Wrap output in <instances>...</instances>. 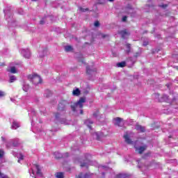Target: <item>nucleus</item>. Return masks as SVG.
<instances>
[{"mask_svg":"<svg viewBox=\"0 0 178 178\" xmlns=\"http://www.w3.org/2000/svg\"><path fill=\"white\" fill-rule=\"evenodd\" d=\"M127 16H124L122 17V22H127Z\"/></svg>","mask_w":178,"mask_h":178,"instance_id":"obj_38","label":"nucleus"},{"mask_svg":"<svg viewBox=\"0 0 178 178\" xmlns=\"http://www.w3.org/2000/svg\"><path fill=\"white\" fill-rule=\"evenodd\" d=\"M109 2H113L114 0H108Z\"/></svg>","mask_w":178,"mask_h":178,"instance_id":"obj_47","label":"nucleus"},{"mask_svg":"<svg viewBox=\"0 0 178 178\" xmlns=\"http://www.w3.org/2000/svg\"><path fill=\"white\" fill-rule=\"evenodd\" d=\"M5 154V152L3 150L0 149V158H3V155Z\"/></svg>","mask_w":178,"mask_h":178,"instance_id":"obj_31","label":"nucleus"},{"mask_svg":"<svg viewBox=\"0 0 178 178\" xmlns=\"http://www.w3.org/2000/svg\"><path fill=\"white\" fill-rule=\"evenodd\" d=\"M54 156L56 159H61V158H63V155H62L59 152H55Z\"/></svg>","mask_w":178,"mask_h":178,"instance_id":"obj_14","label":"nucleus"},{"mask_svg":"<svg viewBox=\"0 0 178 178\" xmlns=\"http://www.w3.org/2000/svg\"><path fill=\"white\" fill-rule=\"evenodd\" d=\"M79 10H80V12H82V13L88 12V10H89V9L88 8H83L82 7H79Z\"/></svg>","mask_w":178,"mask_h":178,"instance_id":"obj_23","label":"nucleus"},{"mask_svg":"<svg viewBox=\"0 0 178 178\" xmlns=\"http://www.w3.org/2000/svg\"><path fill=\"white\" fill-rule=\"evenodd\" d=\"M119 34H121L122 38H124L126 37V35H129V32H127V30L124 29L123 31H120L119 32Z\"/></svg>","mask_w":178,"mask_h":178,"instance_id":"obj_13","label":"nucleus"},{"mask_svg":"<svg viewBox=\"0 0 178 178\" xmlns=\"http://www.w3.org/2000/svg\"><path fill=\"white\" fill-rule=\"evenodd\" d=\"M127 176L124 174H119L116 175V178H126Z\"/></svg>","mask_w":178,"mask_h":178,"instance_id":"obj_25","label":"nucleus"},{"mask_svg":"<svg viewBox=\"0 0 178 178\" xmlns=\"http://www.w3.org/2000/svg\"><path fill=\"white\" fill-rule=\"evenodd\" d=\"M0 66H5V63H2L0 64Z\"/></svg>","mask_w":178,"mask_h":178,"instance_id":"obj_45","label":"nucleus"},{"mask_svg":"<svg viewBox=\"0 0 178 178\" xmlns=\"http://www.w3.org/2000/svg\"><path fill=\"white\" fill-rule=\"evenodd\" d=\"M20 127V125H19V123L16 121H14L12 124V129H14L16 130L17 129H19Z\"/></svg>","mask_w":178,"mask_h":178,"instance_id":"obj_16","label":"nucleus"},{"mask_svg":"<svg viewBox=\"0 0 178 178\" xmlns=\"http://www.w3.org/2000/svg\"><path fill=\"white\" fill-rule=\"evenodd\" d=\"M124 138L127 144H133V141H131V139H130L129 134H126L125 135H124Z\"/></svg>","mask_w":178,"mask_h":178,"instance_id":"obj_10","label":"nucleus"},{"mask_svg":"<svg viewBox=\"0 0 178 178\" xmlns=\"http://www.w3.org/2000/svg\"><path fill=\"white\" fill-rule=\"evenodd\" d=\"M136 130H137V131H140V133H145V127L140 124L136 125Z\"/></svg>","mask_w":178,"mask_h":178,"instance_id":"obj_9","label":"nucleus"},{"mask_svg":"<svg viewBox=\"0 0 178 178\" xmlns=\"http://www.w3.org/2000/svg\"><path fill=\"white\" fill-rule=\"evenodd\" d=\"M148 44H149L148 40H145L143 42V47H147V45H148Z\"/></svg>","mask_w":178,"mask_h":178,"instance_id":"obj_33","label":"nucleus"},{"mask_svg":"<svg viewBox=\"0 0 178 178\" xmlns=\"http://www.w3.org/2000/svg\"><path fill=\"white\" fill-rule=\"evenodd\" d=\"M92 176V174H90L88 172H86V173H83V172H81L79 174V175H76V177L77 178H91V177Z\"/></svg>","mask_w":178,"mask_h":178,"instance_id":"obj_5","label":"nucleus"},{"mask_svg":"<svg viewBox=\"0 0 178 178\" xmlns=\"http://www.w3.org/2000/svg\"><path fill=\"white\" fill-rule=\"evenodd\" d=\"M45 22L44 20H40V24H44Z\"/></svg>","mask_w":178,"mask_h":178,"instance_id":"obj_41","label":"nucleus"},{"mask_svg":"<svg viewBox=\"0 0 178 178\" xmlns=\"http://www.w3.org/2000/svg\"><path fill=\"white\" fill-rule=\"evenodd\" d=\"M46 97L48 98V97H49V95H46Z\"/></svg>","mask_w":178,"mask_h":178,"instance_id":"obj_49","label":"nucleus"},{"mask_svg":"<svg viewBox=\"0 0 178 178\" xmlns=\"http://www.w3.org/2000/svg\"><path fill=\"white\" fill-rule=\"evenodd\" d=\"M35 166L37 169L36 174L41 176L42 174H41V169L40 168V165L38 164H35Z\"/></svg>","mask_w":178,"mask_h":178,"instance_id":"obj_18","label":"nucleus"},{"mask_svg":"<svg viewBox=\"0 0 178 178\" xmlns=\"http://www.w3.org/2000/svg\"><path fill=\"white\" fill-rule=\"evenodd\" d=\"M55 176L57 178H65L63 172H56L55 174Z\"/></svg>","mask_w":178,"mask_h":178,"instance_id":"obj_19","label":"nucleus"},{"mask_svg":"<svg viewBox=\"0 0 178 178\" xmlns=\"http://www.w3.org/2000/svg\"><path fill=\"white\" fill-rule=\"evenodd\" d=\"M63 158H69V152H65L63 156Z\"/></svg>","mask_w":178,"mask_h":178,"instance_id":"obj_35","label":"nucleus"},{"mask_svg":"<svg viewBox=\"0 0 178 178\" xmlns=\"http://www.w3.org/2000/svg\"><path fill=\"white\" fill-rule=\"evenodd\" d=\"M16 81V76H10V83H15Z\"/></svg>","mask_w":178,"mask_h":178,"instance_id":"obj_24","label":"nucleus"},{"mask_svg":"<svg viewBox=\"0 0 178 178\" xmlns=\"http://www.w3.org/2000/svg\"><path fill=\"white\" fill-rule=\"evenodd\" d=\"M78 106H76V104L74 105H71L72 110L73 112H76V108H78Z\"/></svg>","mask_w":178,"mask_h":178,"instance_id":"obj_28","label":"nucleus"},{"mask_svg":"<svg viewBox=\"0 0 178 178\" xmlns=\"http://www.w3.org/2000/svg\"><path fill=\"white\" fill-rule=\"evenodd\" d=\"M97 136V140H99V136L98 135V134H96Z\"/></svg>","mask_w":178,"mask_h":178,"instance_id":"obj_42","label":"nucleus"},{"mask_svg":"<svg viewBox=\"0 0 178 178\" xmlns=\"http://www.w3.org/2000/svg\"><path fill=\"white\" fill-rule=\"evenodd\" d=\"M1 178H9V177L3 173H0Z\"/></svg>","mask_w":178,"mask_h":178,"instance_id":"obj_29","label":"nucleus"},{"mask_svg":"<svg viewBox=\"0 0 178 178\" xmlns=\"http://www.w3.org/2000/svg\"><path fill=\"white\" fill-rule=\"evenodd\" d=\"M81 94V92L80 91V89L79 88H76L72 91V95H74L75 97H79Z\"/></svg>","mask_w":178,"mask_h":178,"instance_id":"obj_12","label":"nucleus"},{"mask_svg":"<svg viewBox=\"0 0 178 178\" xmlns=\"http://www.w3.org/2000/svg\"><path fill=\"white\" fill-rule=\"evenodd\" d=\"M18 158V162L19 163L20 161H23L24 159V156L22 154H19V156Z\"/></svg>","mask_w":178,"mask_h":178,"instance_id":"obj_26","label":"nucleus"},{"mask_svg":"<svg viewBox=\"0 0 178 178\" xmlns=\"http://www.w3.org/2000/svg\"><path fill=\"white\" fill-rule=\"evenodd\" d=\"M69 102L66 100H61L58 106L57 111L59 112H65L66 111V105H68Z\"/></svg>","mask_w":178,"mask_h":178,"instance_id":"obj_2","label":"nucleus"},{"mask_svg":"<svg viewBox=\"0 0 178 178\" xmlns=\"http://www.w3.org/2000/svg\"><path fill=\"white\" fill-rule=\"evenodd\" d=\"M161 6V8H166V6H168V5H162V6Z\"/></svg>","mask_w":178,"mask_h":178,"instance_id":"obj_43","label":"nucleus"},{"mask_svg":"<svg viewBox=\"0 0 178 178\" xmlns=\"http://www.w3.org/2000/svg\"><path fill=\"white\" fill-rule=\"evenodd\" d=\"M55 118L56 119H59V118H60V114L59 113H56Z\"/></svg>","mask_w":178,"mask_h":178,"instance_id":"obj_34","label":"nucleus"},{"mask_svg":"<svg viewBox=\"0 0 178 178\" xmlns=\"http://www.w3.org/2000/svg\"><path fill=\"white\" fill-rule=\"evenodd\" d=\"M17 145H19V143L17 142L13 143V147H17Z\"/></svg>","mask_w":178,"mask_h":178,"instance_id":"obj_40","label":"nucleus"},{"mask_svg":"<svg viewBox=\"0 0 178 178\" xmlns=\"http://www.w3.org/2000/svg\"><path fill=\"white\" fill-rule=\"evenodd\" d=\"M84 103H86V97H81L76 103V106H79V108L82 109L83 106H84Z\"/></svg>","mask_w":178,"mask_h":178,"instance_id":"obj_4","label":"nucleus"},{"mask_svg":"<svg viewBox=\"0 0 178 178\" xmlns=\"http://www.w3.org/2000/svg\"><path fill=\"white\" fill-rule=\"evenodd\" d=\"M81 115H83V110H81Z\"/></svg>","mask_w":178,"mask_h":178,"instance_id":"obj_46","label":"nucleus"},{"mask_svg":"<svg viewBox=\"0 0 178 178\" xmlns=\"http://www.w3.org/2000/svg\"><path fill=\"white\" fill-rule=\"evenodd\" d=\"M117 66H118V67H124L126 66V62L122 61L121 63H118Z\"/></svg>","mask_w":178,"mask_h":178,"instance_id":"obj_20","label":"nucleus"},{"mask_svg":"<svg viewBox=\"0 0 178 178\" xmlns=\"http://www.w3.org/2000/svg\"><path fill=\"white\" fill-rule=\"evenodd\" d=\"M125 47H126L125 52L126 54H127V55H129V54L131 52V44L129 43H127L125 44Z\"/></svg>","mask_w":178,"mask_h":178,"instance_id":"obj_11","label":"nucleus"},{"mask_svg":"<svg viewBox=\"0 0 178 178\" xmlns=\"http://www.w3.org/2000/svg\"><path fill=\"white\" fill-rule=\"evenodd\" d=\"M90 163V160L86 159V162L81 163V168H88V164Z\"/></svg>","mask_w":178,"mask_h":178,"instance_id":"obj_15","label":"nucleus"},{"mask_svg":"<svg viewBox=\"0 0 178 178\" xmlns=\"http://www.w3.org/2000/svg\"><path fill=\"white\" fill-rule=\"evenodd\" d=\"M140 55H141V53L140 51H138L134 55V58H138Z\"/></svg>","mask_w":178,"mask_h":178,"instance_id":"obj_30","label":"nucleus"},{"mask_svg":"<svg viewBox=\"0 0 178 178\" xmlns=\"http://www.w3.org/2000/svg\"><path fill=\"white\" fill-rule=\"evenodd\" d=\"M49 95H51V92H49Z\"/></svg>","mask_w":178,"mask_h":178,"instance_id":"obj_48","label":"nucleus"},{"mask_svg":"<svg viewBox=\"0 0 178 178\" xmlns=\"http://www.w3.org/2000/svg\"><path fill=\"white\" fill-rule=\"evenodd\" d=\"M106 37H109V35L102 34V38H106Z\"/></svg>","mask_w":178,"mask_h":178,"instance_id":"obj_39","label":"nucleus"},{"mask_svg":"<svg viewBox=\"0 0 178 178\" xmlns=\"http://www.w3.org/2000/svg\"><path fill=\"white\" fill-rule=\"evenodd\" d=\"M92 72H97V70H92L91 68H90V66H87L86 67V73L87 74H91V73H92Z\"/></svg>","mask_w":178,"mask_h":178,"instance_id":"obj_17","label":"nucleus"},{"mask_svg":"<svg viewBox=\"0 0 178 178\" xmlns=\"http://www.w3.org/2000/svg\"><path fill=\"white\" fill-rule=\"evenodd\" d=\"M22 54L24 55V58H26V59H29L30 56H31V53L30 52L29 49L22 50Z\"/></svg>","mask_w":178,"mask_h":178,"instance_id":"obj_7","label":"nucleus"},{"mask_svg":"<svg viewBox=\"0 0 178 178\" xmlns=\"http://www.w3.org/2000/svg\"><path fill=\"white\" fill-rule=\"evenodd\" d=\"M100 5H102L106 0H97Z\"/></svg>","mask_w":178,"mask_h":178,"instance_id":"obj_37","label":"nucleus"},{"mask_svg":"<svg viewBox=\"0 0 178 178\" xmlns=\"http://www.w3.org/2000/svg\"><path fill=\"white\" fill-rule=\"evenodd\" d=\"M28 80L32 81L33 84H41L42 83L41 76L35 73L28 75Z\"/></svg>","mask_w":178,"mask_h":178,"instance_id":"obj_1","label":"nucleus"},{"mask_svg":"<svg viewBox=\"0 0 178 178\" xmlns=\"http://www.w3.org/2000/svg\"><path fill=\"white\" fill-rule=\"evenodd\" d=\"M0 173H2V172H0Z\"/></svg>","mask_w":178,"mask_h":178,"instance_id":"obj_51","label":"nucleus"},{"mask_svg":"<svg viewBox=\"0 0 178 178\" xmlns=\"http://www.w3.org/2000/svg\"><path fill=\"white\" fill-rule=\"evenodd\" d=\"M32 1H36L37 0H32Z\"/></svg>","mask_w":178,"mask_h":178,"instance_id":"obj_50","label":"nucleus"},{"mask_svg":"<svg viewBox=\"0 0 178 178\" xmlns=\"http://www.w3.org/2000/svg\"><path fill=\"white\" fill-rule=\"evenodd\" d=\"M84 124L91 130L92 129V126H91V124H94V122L91 120L88 119L85 120Z\"/></svg>","mask_w":178,"mask_h":178,"instance_id":"obj_8","label":"nucleus"},{"mask_svg":"<svg viewBox=\"0 0 178 178\" xmlns=\"http://www.w3.org/2000/svg\"><path fill=\"white\" fill-rule=\"evenodd\" d=\"M148 148V146L147 145H144L143 146L139 147H135L136 152H138L139 155H142V154H144V152Z\"/></svg>","mask_w":178,"mask_h":178,"instance_id":"obj_3","label":"nucleus"},{"mask_svg":"<svg viewBox=\"0 0 178 178\" xmlns=\"http://www.w3.org/2000/svg\"><path fill=\"white\" fill-rule=\"evenodd\" d=\"M94 26L95 27H99V21H95Z\"/></svg>","mask_w":178,"mask_h":178,"instance_id":"obj_32","label":"nucleus"},{"mask_svg":"<svg viewBox=\"0 0 178 178\" xmlns=\"http://www.w3.org/2000/svg\"><path fill=\"white\" fill-rule=\"evenodd\" d=\"M149 154H150V153H146V154H145V156H149Z\"/></svg>","mask_w":178,"mask_h":178,"instance_id":"obj_44","label":"nucleus"},{"mask_svg":"<svg viewBox=\"0 0 178 178\" xmlns=\"http://www.w3.org/2000/svg\"><path fill=\"white\" fill-rule=\"evenodd\" d=\"M10 72L13 74L17 73V71L16 70V67H11Z\"/></svg>","mask_w":178,"mask_h":178,"instance_id":"obj_22","label":"nucleus"},{"mask_svg":"<svg viewBox=\"0 0 178 178\" xmlns=\"http://www.w3.org/2000/svg\"><path fill=\"white\" fill-rule=\"evenodd\" d=\"M114 120L115 122L114 123L115 126H118V127H122V122H123V118H120L118 117V118H115Z\"/></svg>","mask_w":178,"mask_h":178,"instance_id":"obj_6","label":"nucleus"},{"mask_svg":"<svg viewBox=\"0 0 178 178\" xmlns=\"http://www.w3.org/2000/svg\"><path fill=\"white\" fill-rule=\"evenodd\" d=\"M5 95H6L5 92L0 90V97H5Z\"/></svg>","mask_w":178,"mask_h":178,"instance_id":"obj_36","label":"nucleus"},{"mask_svg":"<svg viewBox=\"0 0 178 178\" xmlns=\"http://www.w3.org/2000/svg\"><path fill=\"white\" fill-rule=\"evenodd\" d=\"M99 115V110H97L96 112L93 113V116L95 118H98Z\"/></svg>","mask_w":178,"mask_h":178,"instance_id":"obj_27","label":"nucleus"},{"mask_svg":"<svg viewBox=\"0 0 178 178\" xmlns=\"http://www.w3.org/2000/svg\"><path fill=\"white\" fill-rule=\"evenodd\" d=\"M65 49L66 52H69L70 51H73V47H72V46L70 45H68V46H65Z\"/></svg>","mask_w":178,"mask_h":178,"instance_id":"obj_21","label":"nucleus"}]
</instances>
